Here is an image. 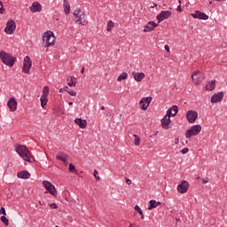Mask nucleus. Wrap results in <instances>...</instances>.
I'll return each mask as SVG.
<instances>
[{
	"instance_id": "obj_50",
	"label": "nucleus",
	"mask_w": 227,
	"mask_h": 227,
	"mask_svg": "<svg viewBox=\"0 0 227 227\" xmlns=\"http://www.w3.org/2000/svg\"><path fill=\"white\" fill-rule=\"evenodd\" d=\"M129 227H139V226H136L135 224L130 223Z\"/></svg>"
},
{
	"instance_id": "obj_58",
	"label": "nucleus",
	"mask_w": 227,
	"mask_h": 227,
	"mask_svg": "<svg viewBox=\"0 0 227 227\" xmlns=\"http://www.w3.org/2000/svg\"><path fill=\"white\" fill-rule=\"evenodd\" d=\"M215 1H216V2H221V1H224V0H215Z\"/></svg>"
},
{
	"instance_id": "obj_44",
	"label": "nucleus",
	"mask_w": 227,
	"mask_h": 227,
	"mask_svg": "<svg viewBox=\"0 0 227 227\" xmlns=\"http://www.w3.org/2000/svg\"><path fill=\"white\" fill-rule=\"evenodd\" d=\"M176 10L177 12H182V5H179Z\"/></svg>"
},
{
	"instance_id": "obj_39",
	"label": "nucleus",
	"mask_w": 227,
	"mask_h": 227,
	"mask_svg": "<svg viewBox=\"0 0 227 227\" xmlns=\"http://www.w3.org/2000/svg\"><path fill=\"white\" fill-rule=\"evenodd\" d=\"M50 207H51V209H56V208H58V204H56V203H51V204H50Z\"/></svg>"
},
{
	"instance_id": "obj_22",
	"label": "nucleus",
	"mask_w": 227,
	"mask_h": 227,
	"mask_svg": "<svg viewBox=\"0 0 227 227\" xmlns=\"http://www.w3.org/2000/svg\"><path fill=\"white\" fill-rule=\"evenodd\" d=\"M18 178H22L23 180H27L31 177V174L26 170H22L20 172H18L17 174Z\"/></svg>"
},
{
	"instance_id": "obj_21",
	"label": "nucleus",
	"mask_w": 227,
	"mask_h": 227,
	"mask_svg": "<svg viewBox=\"0 0 227 227\" xmlns=\"http://www.w3.org/2000/svg\"><path fill=\"white\" fill-rule=\"evenodd\" d=\"M30 12L36 13V12H42V4L38 2H34L30 7Z\"/></svg>"
},
{
	"instance_id": "obj_3",
	"label": "nucleus",
	"mask_w": 227,
	"mask_h": 227,
	"mask_svg": "<svg viewBox=\"0 0 227 227\" xmlns=\"http://www.w3.org/2000/svg\"><path fill=\"white\" fill-rule=\"evenodd\" d=\"M0 59L4 65H6V67H10L11 68L13 67L17 61V58L12 57V55L4 51H0Z\"/></svg>"
},
{
	"instance_id": "obj_25",
	"label": "nucleus",
	"mask_w": 227,
	"mask_h": 227,
	"mask_svg": "<svg viewBox=\"0 0 227 227\" xmlns=\"http://www.w3.org/2000/svg\"><path fill=\"white\" fill-rule=\"evenodd\" d=\"M206 90L207 91H214V90H215V80H212L211 82H207L206 85Z\"/></svg>"
},
{
	"instance_id": "obj_46",
	"label": "nucleus",
	"mask_w": 227,
	"mask_h": 227,
	"mask_svg": "<svg viewBox=\"0 0 227 227\" xmlns=\"http://www.w3.org/2000/svg\"><path fill=\"white\" fill-rule=\"evenodd\" d=\"M59 93H63V91H65V89L64 88H61V89H59Z\"/></svg>"
},
{
	"instance_id": "obj_17",
	"label": "nucleus",
	"mask_w": 227,
	"mask_h": 227,
	"mask_svg": "<svg viewBox=\"0 0 227 227\" xmlns=\"http://www.w3.org/2000/svg\"><path fill=\"white\" fill-rule=\"evenodd\" d=\"M200 74L201 73L200 72V70H198V71H195L192 75V81L195 84H201V81L205 79L204 77L198 76L200 75Z\"/></svg>"
},
{
	"instance_id": "obj_52",
	"label": "nucleus",
	"mask_w": 227,
	"mask_h": 227,
	"mask_svg": "<svg viewBox=\"0 0 227 227\" xmlns=\"http://www.w3.org/2000/svg\"><path fill=\"white\" fill-rule=\"evenodd\" d=\"M101 111H106V106H101Z\"/></svg>"
},
{
	"instance_id": "obj_28",
	"label": "nucleus",
	"mask_w": 227,
	"mask_h": 227,
	"mask_svg": "<svg viewBox=\"0 0 227 227\" xmlns=\"http://www.w3.org/2000/svg\"><path fill=\"white\" fill-rule=\"evenodd\" d=\"M40 101L42 107H45L47 106V102H49V99H47V97L45 96H41Z\"/></svg>"
},
{
	"instance_id": "obj_23",
	"label": "nucleus",
	"mask_w": 227,
	"mask_h": 227,
	"mask_svg": "<svg viewBox=\"0 0 227 227\" xmlns=\"http://www.w3.org/2000/svg\"><path fill=\"white\" fill-rule=\"evenodd\" d=\"M132 75L135 81H137V82H141L143 79L146 76L145 73H136V72H133Z\"/></svg>"
},
{
	"instance_id": "obj_48",
	"label": "nucleus",
	"mask_w": 227,
	"mask_h": 227,
	"mask_svg": "<svg viewBox=\"0 0 227 227\" xmlns=\"http://www.w3.org/2000/svg\"><path fill=\"white\" fill-rule=\"evenodd\" d=\"M84 70H85V68H84V67H82V70H81V74H84Z\"/></svg>"
},
{
	"instance_id": "obj_8",
	"label": "nucleus",
	"mask_w": 227,
	"mask_h": 227,
	"mask_svg": "<svg viewBox=\"0 0 227 227\" xmlns=\"http://www.w3.org/2000/svg\"><path fill=\"white\" fill-rule=\"evenodd\" d=\"M32 67L33 62L31 61V58H29V56H26L23 61L22 72L25 74H29Z\"/></svg>"
},
{
	"instance_id": "obj_11",
	"label": "nucleus",
	"mask_w": 227,
	"mask_h": 227,
	"mask_svg": "<svg viewBox=\"0 0 227 227\" xmlns=\"http://www.w3.org/2000/svg\"><path fill=\"white\" fill-rule=\"evenodd\" d=\"M186 120L190 123H195L196 120H198V112L194 110H190L186 113Z\"/></svg>"
},
{
	"instance_id": "obj_45",
	"label": "nucleus",
	"mask_w": 227,
	"mask_h": 227,
	"mask_svg": "<svg viewBox=\"0 0 227 227\" xmlns=\"http://www.w3.org/2000/svg\"><path fill=\"white\" fill-rule=\"evenodd\" d=\"M98 175V171L97 169L94 170V176H97Z\"/></svg>"
},
{
	"instance_id": "obj_15",
	"label": "nucleus",
	"mask_w": 227,
	"mask_h": 227,
	"mask_svg": "<svg viewBox=\"0 0 227 227\" xmlns=\"http://www.w3.org/2000/svg\"><path fill=\"white\" fill-rule=\"evenodd\" d=\"M224 98V92L215 93L211 98L212 104H217V102H222Z\"/></svg>"
},
{
	"instance_id": "obj_36",
	"label": "nucleus",
	"mask_w": 227,
	"mask_h": 227,
	"mask_svg": "<svg viewBox=\"0 0 227 227\" xmlns=\"http://www.w3.org/2000/svg\"><path fill=\"white\" fill-rule=\"evenodd\" d=\"M4 12H6V10H5L4 7L3 6V2L0 1V14L4 13Z\"/></svg>"
},
{
	"instance_id": "obj_32",
	"label": "nucleus",
	"mask_w": 227,
	"mask_h": 227,
	"mask_svg": "<svg viewBox=\"0 0 227 227\" xmlns=\"http://www.w3.org/2000/svg\"><path fill=\"white\" fill-rule=\"evenodd\" d=\"M135 210L140 214L141 219H145V215L143 214V210H141L139 206H135Z\"/></svg>"
},
{
	"instance_id": "obj_40",
	"label": "nucleus",
	"mask_w": 227,
	"mask_h": 227,
	"mask_svg": "<svg viewBox=\"0 0 227 227\" xmlns=\"http://www.w3.org/2000/svg\"><path fill=\"white\" fill-rule=\"evenodd\" d=\"M188 152H189V148H187V147H184V149L181 150V153H183V154H185Z\"/></svg>"
},
{
	"instance_id": "obj_6",
	"label": "nucleus",
	"mask_w": 227,
	"mask_h": 227,
	"mask_svg": "<svg viewBox=\"0 0 227 227\" xmlns=\"http://www.w3.org/2000/svg\"><path fill=\"white\" fill-rule=\"evenodd\" d=\"M201 132V125L197 124L187 129L185 132V137L191 139L192 136H198Z\"/></svg>"
},
{
	"instance_id": "obj_41",
	"label": "nucleus",
	"mask_w": 227,
	"mask_h": 227,
	"mask_svg": "<svg viewBox=\"0 0 227 227\" xmlns=\"http://www.w3.org/2000/svg\"><path fill=\"white\" fill-rule=\"evenodd\" d=\"M202 184H208V177L202 178Z\"/></svg>"
},
{
	"instance_id": "obj_4",
	"label": "nucleus",
	"mask_w": 227,
	"mask_h": 227,
	"mask_svg": "<svg viewBox=\"0 0 227 227\" xmlns=\"http://www.w3.org/2000/svg\"><path fill=\"white\" fill-rule=\"evenodd\" d=\"M43 41L44 43V47H51L54 45L56 42V36H54V32L47 31L43 36Z\"/></svg>"
},
{
	"instance_id": "obj_54",
	"label": "nucleus",
	"mask_w": 227,
	"mask_h": 227,
	"mask_svg": "<svg viewBox=\"0 0 227 227\" xmlns=\"http://www.w3.org/2000/svg\"><path fill=\"white\" fill-rule=\"evenodd\" d=\"M69 106H74V102H69Z\"/></svg>"
},
{
	"instance_id": "obj_18",
	"label": "nucleus",
	"mask_w": 227,
	"mask_h": 227,
	"mask_svg": "<svg viewBox=\"0 0 227 227\" xmlns=\"http://www.w3.org/2000/svg\"><path fill=\"white\" fill-rule=\"evenodd\" d=\"M159 24L155 23V21H149L144 28V33H150V31H153L155 27H157Z\"/></svg>"
},
{
	"instance_id": "obj_60",
	"label": "nucleus",
	"mask_w": 227,
	"mask_h": 227,
	"mask_svg": "<svg viewBox=\"0 0 227 227\" xmlns=\"http://www.w3.org/2000/svg\"><path fill=\"white\" fill-rule=\"evenodd\" d=\"M175 114V111H173V114Z\"/></svg>"
},
{
	"instance_id": "obj_57",
	"label": "nucleus",
	"mask_w": 227,
	"mask_h": 227,
	"mask_svg": "<svg viewBox=\"0 0 227 227\" xmlns=\"http://www.w3.org/2000/svg\"><path fill=\"white\" fill-rule=\"evenodd\" d=\"M176 222H180V218H176Z\"/></svg>"
},
{
	"instance_id": "obj_20",
	"label": "nucleus",
	"mask_w": 227,
	"mask_h": 227,
	"mask_svg": "<svg viewBox=\"0 0 227 227\" xmlns=\"http://www.w3.org/2000/svg\"><path fill=\"white\" fill-rule=\"evenodd\" d=\"M74 123H76L80 129H86V127H88V121L81 118L75 119Z\"/></svg>"
},
{
	"instance_id": "obj_7",
	"label": "nucleus",
	"mask_w": 227,
	"mask_h": 227,
	"mask_svg": "<svg viewBox=\"0 0 227 227\" xmlns=\"http://www.w3.org/2000/svg\"><path fill=\"white\" fill-rule=\"evenodd\" d=\"M43 185L46 189V191L50 192V194L54 197L58 196V191L56 190V186H54V184H52L51 182L43 181Z\"/></svg>"
},
{
	"instance_id": "obj_47",
	"label": "nucleus",
	"mask_w": 227,
	"mask_h": 227,
	"mask_svg": "<svg viewBox=\"0 0 227 227\" xmlns=\"http://www.w3.org/2000/svg\"><path fill=\"white\" fill-rule=\"evenodd\" d=\"M94 177L96 178L97 182H98V180H100V176H94Z\"/></svg>"
},
{
	"instance_id": "obj_38",
	"label": "nucleus",
	"mask_w": 227,
	"mask_h": 227,
	"mask_svg": "<svg viewBox=\"0 0 227 227\" xmlns=\"http://www.w3.org/2000/svg\"><path fill=\"white\" fill-rule=\"evenodd\" d=\"M0 215H6V209L3 207L0 208Z\"/></svg>"
},
{
	"instance_id": "obj_59",
	"label": "nucleus",
	"mask_w": 227,
	"mask_h": 227,
	"mask_svg": "<svg viewBox=\"0 0 227 227\" xmlns=\"http://www.w3.org/2000/svg\"><path fill=\"white\" fill-rule=\"evenodd\" d=\"M200 176H198V177H197V180H200Z\"/></svg>"
},
{
	"instance_id": "obj_53",
	"label": "nucleus",
	"mask_w": 227,
	"mask_h": 227,
	"mask_svg": "<svg viewBox=\"0 0 227 227\" xmlns=\"http://www.w3.org/2000/svg\"><path fill=\"white\" fill-rule=\"evenodd\" d=\"M157 7V4H153V6H151V8H155Z\"/></svg>"
},
{
	"instance_id": "obj_56",
	"label": "nucleus",
	"mask_w": 227,
	"mask_h": 227,
	"mask_svg": "<svg viewBox=\"0 0 227 227\" xmlns=\"http://www.w3.org/2000/svg\"><path fill=\"white\" fill-rule=\"evenodd\" d=\"M39 205H43V203L40 200V201H39Z\"/></svg>"
},
{
	"instance_id": "obj_2",
	"label": "nucleus",
	"mask_w": 227,
	"mask_h": 227,
	"mask_svg": "<svg viewBox=\"0 0 227 227\" xmlns=\"http://www.w3.org/2000/svg\"><path fill=\"white\" fill-rule=\"evenodd\" d=\"M16 152L27 162H35V157L31 156V152L26 147V145L17 144Z\"/></svg>"
},
{
	"instance_id": "obj_49",
	"label": "nucleus",
	"mask_w": 227,
	"mask_h": 227,
	"mask_svg": "<svg viewBox=\"0 0 227 227\" xmlns=\"http://www.w3.org/2000/svg\"><path fill=\"white\" fill-rule=\"evenodd\" d=\"M63 89L65 90L64 91H68V86H66Z\"/></svg>"
},
{
	"instance_id": "obj_27",
	"label": "nucleus",
	"mask_w": 227,
	"mask_h": 227,
	"mask_svg": "<svg viewBox=\"0 0 227 227\" xmlns=\"http://www.w3.org/2000/svg\"><path fill=\"white\" fill-rule=\"evenodd\" d=\"M64 12L66 15L70 13V3L67 0H64Z\"/></svg>"
},
{
	"instance_id": "obj_29",
	"label": "nucleus",
	"mask_w": 227,
	"mask_h": 227,
	"mask_svg": "<svg viewBox=\"0 0 227 227\" xmlns=\"http://www.w3.org/2000/svg\"><path fill=\"white\" fill-rule=\"evenodd\" d=\"M127 77H129V74L127 73H122L121 74H120L117 78V81L121 82L123 81L125 79H127Z\"/></svg>"
},
{
	"instance_id": "obj_16",
	"label": "nucleus",
	"mask_w": 227,
	"mask_h": 227,
	"mask_svg": "<svg viewBox=\"0 0 227 227\" xmlns=\"http://www.w3.org/2000/svg\"><path fill=\"white\" fill-rule=\"evenodd\" d=\"M17 106H18V103L15 98H11L7 102V107H9L12 113H14V111H17Z\"/></svg>"
},
{
	"instance_id": "obj_12",
	"label": "nucleus",
	"mask_w": 227,
	"mask_h": 227,
	"mask_svg": "<svg viewBox=\"0 0 227 227\" xmlns=\"http://www.w3.org/2000/svg\"><path fill=\"white\" fill-rule=\"evenodd\" d=\"M151 102H152V97L143 98L139 102L142 111H146Z\"/></svg>"
},
{
	"instance_id": "obj_10",
	"label": "nucleus",
	"mask_w": 227,
	"mask_h": 227,
	"mask_svg": "<svg viewBox=\"0 0 227 227\" xmlns=\"http://www.w3.org/2000/svg\"><path fill=\"white\" fill-rule=\"evenodd\" d=\"M171 11H161L156 17L159 23L162 22V20H166L171 17Z\"/></svg>"
},
{
	"instance_id": "obj_1",
	"label": "nucleus",
	"mask_w": 227,
	"mask_h": 227,
	"mask_svg": "<svg viewBox=\"0 0 227 227\" xmlns=\"http://www.w3.org/2000/svg\"><path fill=\"white\" fill-rule=\"evenodd\" d=\"M178 114V106L174 105L168 108L167 114L161 119V128L165 130H169V125H171V116Z\"/></svg>"
},
{
	"instance_id": "obj_55",
	"label": "nucleus",
	"mask_w": 227,
	"mask_h": 227,
	"mask_svg": "<svg viewBox=\"0 0 227 227\" xmlns=\"http://www.w3.org/2000/svg\"><path fill=\"white\" fill-rule=\"evenodd\" d=\"M178 141H179L178 138H176V145H178Z\"/></svg>"
},
{
	"instance_id": "obj_26",
	"label": "nucleus",
	"mask_w": 227,
	"mask_h": 227,
	"mask_svg": "<svg viewBox=\"0 0 227 227\" xmlns=\"http://www.w3.org/2000/svg\"><path fill=\"white\" fill-rule=\"evenodd\" d=\"M67 81L68 86H75V84H77V78L74 76H68L67 78Z\"/></svg>"
},
{
	"instance_id": "obj_33",
	"label": "nucleus",
	"mask_w": 227,
	"mask_h": 227,
	"mask_svg": "<svg viewBox=\"0 0 227 227\" xmlns=\"http://www.w3.org/2000/svg\"><path fill=\"white\" fill-rule=\"evenodd\" d=\"M49 96V86H45L43 90L42 97H48Z\"/></svg>"
},
{
	"instance_id": "obj_9",
	"label": "nucleus",
	"mask_w": 227,
	"mask_h": 227,
	"mask_svg": "<svg viewBox=\"0 0 227 227\" xmlns=\"http://www.w3.org/2000/svg\"><path fill=\"white\" fill-rule=\"evenodd\" d=\"M15 29H17V24L13 20H11L6 23L4 32L7 35H13V32L15 31Z\"/></svg>"
},
{
	"instance_id": "obj_14",
	"label": "nucleus",
	"mask_w": 227,
	"mask_h": 227,
	"mask_svg": "<svg viewBox=\"0 0 227 227\" xmlns=\"http://www.w3.org/2000/svg\"><path fill=\"white\" fill-rule=\"evenodd\" d=\"M193 19H199L200 20H208V15L201 11H195V12L191 14Z\"/></svg>"
},
{
	"instance_id": "obj_5",
	"label": "nucleus",
	"mask_w": 227,
	"mask_h": 227,
	"mask_svg": "<svg viewBox=\"0 0 227 227\" xmlns=\"http://www.w3.org/2000/svg\"><path fill=\"white\" fill-rule=\"evenodd\" d=\"M74 16L75 17V22L81 24L82 26L86 25V14L83 13L82 10L76 9L74 12Z\"/></svg>"
},
{
	"instance_id": "obj_19",
	"label": "nucleus",
	"mask_w": 227,
	"mask_h": 227,
	"mask_svg": "<svg viewBox=\"0 0 227 227\" xmlns=\"http://www.w3.org/2000/svg\"><path fill=\"white\" fill-rule=\"evenodd\" d=\"M56 159L58 160H61L62 162H64L65 166H67V164H68V161L67 160L68 159V155H67V153H63V152H59Z\"/></svg>"
},
{
	"instance_id": "obj_37",
	"label": "nucleus",
	"mask_w": 227,
	"mask_h": 227,
	"mask_svg": "<svg viewBox=\"0 0 227 227\" xmlns=\"http://www.w3.org/2000/svg\"><path fill=\"white\" fill-rule=\"evenodd\" d=\"M68 95L71 97H75L77 95V92L75 90H67Z\"/></svg>"
},
{
	"instance_id": "obj_34",
	"label": "nucleus",
	"mask_w": 227,
	"mask_h": 227,
	"mask_svg": "<svg viewBox=\"0 0 227 227\" xmlns=\"http://www.w3.org/2000/svg\"><path fill=\"white\" fill-rule=\"evenodd\" d=\"M1 221L2 223H4V224H5V226H8V224H10V221L8 220V218H6V216L3 215L1 216Z\"/></svg>"
},
{
	"instance_id": "obj_42",
	"label": "nucleus",
	"mask_w": 227,
	"mask_h": 227,
	"mask_svg": "<svg viewBox=\"0 0 227 227\" xmlns=\"http://www.w3.org/2000/svg\"><path fill=\"white\" fill-rule=\"evenodd\" d=\"M126 184H128V185H130L132 184V181L129 178H126Z\"/></svg>"
},
{
	"instance_id": "obj_61",
	"label": "nucleus",
	"mask_w": 227,
	"mask_h": 227,
	"mask_svg": "<svg viewBox=\"0 0 227 227\" xmlns=\"http://www.w3.org/2000/svg\"><path fill=\"white\" fill-rule=\"evenodd\" d=\"M47 192H45V194H47Z\"/></svg>"
},
{
	"instance_id": "obj_35",
	"label": "nucleus",
	"mask_w": 227,
	"mask_h": 227,
	"mask_svg": "<svg viewBox=\"0 0 227 227\" xmlns=\"http://www.w3.org/2000/svg\"><path fill=\"white\" fill-rule=\"evenodd\" d=\"M69 171L71 173H75V165H73L72 163L69 164Z\"/></svg>"
},
{
	"instance_id": "obj_24",
	"label": "nucleus",
	"mask_w": 227,
	"mask_h": 227,
	"mask_svg": "<svg viewBox=\"0 0 227 227\" xmlns=\"http://www.w3.org/2000/svg\"><path fill=\"white\" fill-rule=\"evenodd\" d=\"M159 205H161V202H160V201H158V202H157V200H151L149 201L148 210H152V209H153V208H157V207H158Z\"/></svg>"
},
{
	"instance_id": "obj_31",
	"label": "nucleus",
	"mask_w": 227,
	"mask_h": 227,
	"mask_svg": "<svg viewBox=\"0 0 227 227\" xmlns=\"http://www.w3.org/2000/svg\"><path fill=\"white\" fill-rule=\"evenodd\" d=\"M114 27V22L113 20H110L107 22V27L106 31H112V29Z\"/></svg>"
},
{
	"instance_id": "obj_13",
	"label": "nucleus",
	"mask_w": 227,
	"mask_h": 227,
	"mask_svg": "<svg viewBox=\"0 0 227 227\" xmlns=\"http://www.w3.org/2000/svg\"><path fill=\"white\" fill-rule=\"evenodd\" d=\"M177 191L180 194H185L187 191H189V182L184 180L180 184L177 186Z\"/></svg>"
},
{
	"instance_id": "obj_51",
	"label": "nucleus",
	"mask_w": 227,
	"mask_h": 227,
	"mask_svg": "<svg viewBox=\"0 0 227 227\" xmlns=\"http://www.w3.org/2000/svg\"><path fill=\"white\" fill-rule=\"evenodd\" d=\"M187 143H189V141L185 140V142H182V145H187Z\"/></svg>"
},
{
	"instance_id": "obj_30",
	"label": "nucleus",
	"mask_w": 227,
	"mask_h": 227,
	"mask_svg": "<svg viewBox=\"0 0 227 227\" xmlns=\"http://www.w3.org/2000/svg\"><path fill=\"white\" fill-rule=\"evenodd\" d=\"M133 137H135V140H134L135 146H139V145L141 143V138H139V136L133 135Z\"/></svg>"
},
{
	"instance_id": "obj_43",
	"label": "nucleus",
	"mask_w": 227,
	"mask_h": 227,
	"mask_svg": "<svg viewBox=\"0 0 227 227\" xmlns=\"http://www.w3.org/2000/svg\"><path fill=\"white\" fill-rule=\"evenodd\" d=\"M165 50L167 51V52H169V45L166 44L165 45Z\"/></svg>"
}]
</instances>
